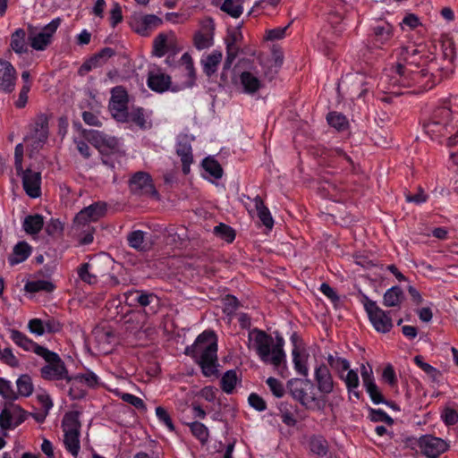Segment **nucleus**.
I'll return each instance as SVG.
<instances>
[{
  "label": "nucleus",
  "instance_id": "1",
  "mask_svg": "<svg viewBox=\"0 0 458 458\" xmlns=\"http://www.w3.org/2000/svg\"><path fill=\"white\" fill-rule=\"evenodd\" d=\"M396 64L386 70L381 77V83H388L386 88L392 90L395 86L410 88L418 86L420 89L430 88L428 85L429 73L425 69L417 67L420 59V52L414 44H409L395 50Z\"/></svg>",
  "mask_w": 458,
  "mask_h": 458
},
{
  "label": "nucleus",
  "instance_id": "2",
  "mask_svg": "<svg viewBox=\"0 0 458 458\" xmlns=\"http://www.w3.org/2000/svg\"><path fill=\"white\" fill-rule=\"evenodd\" d=\"M284 339L277 335L275 338L265 331L258 328L248 334V348L255 352L265 364L279 369L286 363V354L284 350Z\"/></svg>",
  "mask_w": 458,
  "mask_h": 458
},
{
  "label": "nucleus",
  "instance_id": "3",
  "mask_svg": "<svg viewBox=\"0 0 458 458\" xmlns=\"http://www.w3.org/2000/svg\"><path fill=\"white\" fill-rule=\"evenodd\" d=\"M424 131L429 138L445 145L454 147L458 144V124L454 122L449 106L436 108L428 121L424 124Z\"/></svg>",
  "mask_w": 458,
  "mask_h": 458
},
{
  "label": "nucleus",
  "instance_id": "4",
  "mask_svg": "<svg viewBox=\"0 0 458 458\" xmlns=\"http://www.w3.org/2000/svg\"><path fill=\"white\" fill-rule=\"evenodd\" d=\"M180 63L184 67V73L182 75L184 80L182 82L174 84L171 76L157 68L148 72L147 79L148 87L157 93H164L165 91L178 92L192 88L195 85L196 74L191 56L188 53H184L181 57Z\"/></svg>",
  "mask_w": 458,
  "mask_h": 458
},
{
  "label": "nucleus",
  "instance_id": "5",
  "mask_svg": "<svg viewBox=\"0 0 458 458\" xmlns=\"http://www.w3.org/2000/svg\"><path fill=\"white\" fill-rule=\"evenodd\" d=\"M186 353L196 360L204 376L217 374V339L214 332L201 333L194 344L186 348Z\"/></svg>",
  "mask_w": 458,
  "mask_h": 458
},
{
  "label": "nucleus",
  "instance_id": "6",
  "mask_svg": "<svg viewBox=\"0 0 458 458\" xmlns=\"http://www.w3.org/2000/svg\"><path fill=\"white\" fill-rule=\"evenodd\" d=\"M266 77L258 66L248 64L235 72L232 82L241 93L253 96L266 87Z\"/></svg>",
  "mask_w": 458,
  "mask_h": 458
},
{
  "label": "nucleus",
  "instance_id": "7",
  "mask_svg": "<svg viewBox=\"0 0 458 458\" xmlns=\"http://www.w3.org/2000/svg\"><path fill=\"white\" fill-rule=\"evenodd\" d=\"M293 397L307 409L320 411L325 406V399L319 394L315 385L310 380L293 379L290 382Z\"/></svg>",
  "mask_w": 458,
  "mask_h": 458
},
{
  "label": "nucleus",
  "instance_id": "8",
  "mask_svg": "<svg viewBox=\"0 0 458 458\" xmlns=\"http://www.w3.org/2000/svg\"><path fill=\"white\" fill-rule=\"evenodd\" d=\"M62 428L65 449L74 458H77L81 451V422L79 413L77 411L66 413L62 421Z\"/></svg>",
  "mask_w": 458,
  "mask_h": 458
},
{
  "label": "nucleus",
  "instance_id": "9",
  "mask_svg": "<svg viewBox=\"0 0 458 458\" xmlns=\"http://www.w3.org/2000/svg\"><path fill=\"white\" fill-rule=\"evenodd\" d=\"M48 135V118L44 114H38L30 123L24 141L32 151H38L47 143Z\"/></svg>",
  "mask_w": 458,
  "mask_h": 458
},
{
  "label": "nucleus",
  "instance_id": "10",
  "mask_svg": "<svg viewBox=\"0 0 458 458\" xmlns=\"http://www.w3.org/2000/svg\"><path fill=\"white\" fill-rule=\"evenodd\" d=\"M361 302L374 329L383 334L390 332L394 326L390 313L383 310L365 294L362 295Z\"/></svg>",
  "mask_w": 458,
  "mask_h": 458
},
{
  "label": "nucleus",
  "instance_id": "11",
  "mask_svg": "<svg viewBox=\"0 0 458 458\" xmlns=\"http://www.w3.org/2000/svg\"><path fill=\"white\" fill-rule=\"evenodd\" d=\"M41 353L42 354H39V356L42 357L47 362V364L40 369V374L44 379H68V370L64 365V362L57 353L51 352L47 348L42 351Z\"/></svg>",
  "mask_w": 458,
  "mask_h": 458
},
{
  "label": "nucleus",
  "instance_id": "12",
  "mask_svg": "<svg viewBox=\"0 0 458 458\" xmlns=\"http://www.w3.org/2000/svg\"><path fill=\"white\" fill-rule=\"evenodd\" d=\"M128 95L123 87H114L111 91L109 110L112 116L121 123H127L130 120L128 112Z\"/></svg>",
  "mask_w": 458,
  "mask_h": 458
},
{
  "label": "nucleus",
  "instance_id": "13",
  "mask_svg": "<svg viewBox=\"0 0 458 458\" xmlns=\"http://www.w3.org/2000/svg\"><path fill=\"white\" fill-rule=\"evenodd\" d=\"M421 453L428 458H438L450 448L448 441L432 435L422 436L419 440Z\"/></svg>",
  "mask_w": 458,
  "mask_h": 458
},
{
  "label": "nucleus",
  "instance_id": "14",
  "mask_svg": "<svg viewBox=\"0 0 458 458\" xmlns=\"http://www.w3.org/2000/svg\"><path fill=\"white\" fill-rule=\"evenodd\" d=\"M61 24V19H53L42 30L29 38L30 47L37 51L45 50L51 43L52 38Z\"/></svg>",
  "mask_w": 458,
  "mask_h": 458
},
{
  "label": "nucleus",
  "instance_id": "15",
  "mask_svg": "<svg viewBox=\"0 0 458 458\" xmlns=\"http://www.w3.org/2000/svg\"><path fill=\"white\" fill-rule=\"evenodd\" d=\"M106 211V205L104 202H95L82 210H81L75 216L73 225L76 230L81 227L89 225L92 222L99 220Z\"/></svg>",
  "mask_w": 458,
  "mask_h": 458
},
{
  "label": "nucleus",
  "instance_id": "16",
  "mask_svg": "<svg viewBox=\"0 0 458 458\" xmlns=\"http://www.w3.org/2000/svg\"><path fill=\"white\" fill-rule=\"evenodd\" d=\"M181 47L178 46L177 39L174 33H160L153 42V55L157 57H162L166 54L175 55L180 51Z\"/></svg>",
  "mask_w": 458,
  "mask_h": 458
},
{
  "label": "nucleus",
  "instance_id": "17",
  "mask_svg": "<svg viewBox=\"0 0 458 458\" xmlns=\"http://www.w3.org/2000/svg\"><path fill=\"white\" fill-rule=\"evenodd\" d=\"M131 192L139 196H157L150 175L144 172H138L130 180Z\"/></svg>",
  "mask_w": 458,
  "mask_h": 458
},
{
  "label": "nucleus",
  "instance_id": "18",
  "mask_svg": "<svg viewBox=\"0 0 458 458\" xmlns=\"http://www.w3.org/2000/svg\"><path fill=\"white\" fill-rule=\"evenodd\" d=\"M25 419V412L20 406L15 404L5 406L0 413V428L5 430L13 429Z\"/></svg>",
  "mask_w": 458,
  "mask_h": 458
},
{
  "label": "nucleus",
  "instance_id": "19",
  "mask_svg": "<svg viewBox=\"0 0 458 458\" xmlns=\"http://www.w3.org/2000/svg\"><path fill=\"white\" fill-rule=\"evenodd\" d=\"M314 380L316 388L319 394L328 395L334 392L335 381L329 369L321 364L314 369Z\"/></svg>",
  "mask_w": 458,
  "mask_h": 458
},
{
  "label": "nucleus",
  "instance_id": "20",
  "mask_svg": "<svg viewBox=\"0 0 458 458\" xmlns=\"http://www.w3.org/2000/svg\"><path fill=\"white\" fill-rule=\"evenodd\" d=\"M360 375L363 386L370 396L372 402L376 404L384 402L383 396L375 383L372 368L369 364L360 365Z\"/></svg>",
  "mask_w": 458,
  "mask_h": 458
},
{
  "label": "nucleus",
  "instance_id": "21",
  "mask_svg": "<svg viewBox=\"0 0 458 458\" xmlns=\"http://www.w3.org/2000/svg\"><path fill=\"white\" fill-rule=\"evenodd\" d=\"M360 375L363 386L370 396L372 402L376 404L384 402L383 396L375 383L372 368L369 364L360 365Z\"/></svg>",
  "mask_w": 458,
  "mask_h": 458
},
{
  "label": "nucleus",
  "instance_id": "22",
  "mask_svg": "<svg viewBox=\"0 0 458 458\" xmlns=\"http://www.w3.org/2000/svg\"><path fill=\"white\" fill-rule=\"evenodd\" d=\"M16 71L13 64L5 60L0 59V91L11 93L16 85Z\"/></svg>",
  "mask_w": 458,
  "mask_h": 458
},
{
  "label": "nucleus",
  "instance_id": "23",
  "mask_svg": "<svg viewBox=\"0 0 458 458\" xmlns=\"http://www.w3.org/2000/svg\"><path fill=\"white\" fill-rule=\"evenodd\" d=\"M371 30V37L377 47L387 44L393 37V26L386 21H377L372 26Z\"/></svg>",
  "mask_w": 458,
  "mask_h": 458
},
{
  "label": "nucleus",
  "instance_id": "24",
  "mask_svg": "<svg viewBox=\"0 0 458 458\" xmlns=\"http://www.w3.org/2000/svg\"><path fill=\"white\" fill-rule=\"evenodd\" d=\"M22 184L24 191L30 198H38L40 196L41 174L27 169L22 174Z\"/></svg>",
  "mask_w": 458,
  "mask_h": 458
},
{
  "label": "nucleus",
  "instance_id": "25",
  "mask_svg": "<svg viewBox=\"0 0 458 458\" xmlns=\"http://www.w3.org/2000/svg\"><path fill=\"white\" fill-rule=\"evenodd\" d=\"M163 23L161 18L155 14H146L133 21L132 26L136 32L147 35L149 30L158 28Z\"/></svg>",
  "mask_w": 458,
  "mask_h": 458
},
{
  "label": "nucleus",
  "instance_id": "26",
  "mask_svg": "<svg viewBox=\"0 0 458 458\" xmlns=\"http://www.w3.org/2000/svg\"><path fill=\"white\" fill-rule=\"evenodd\" d=\"M309 353L304 348L294 344L292 351V357L293 368L298 375L302 377H307L309 375Z\"/></svg>",
  "mask_w": 458,
  "mask_h": 458
},
{
  "label": "nucleus",
  "instance_id": "27",
  "mask_svg": "<svg viewBox=\"0 0 458 458\" xmlns=\"http://www.w3.org/2000/svg\"><path fill=\"white\" fill-rule=\"evenodd\" d=\"M176 153L182 164V172L188 174L191 171V165L193 162L192 148L186 137L179 139L176 145Z\"/></svg>",
  "mask_w": 458,
  "mask_h": 458
},
{
  "label": "nucleus",
  "instance_id": "28",
  "mask_svg": "<svg viewBox=\"0 0 458 458\" xmlns=\"http://www.w3.org/2000/svg\"><path fill=\"white\" fill-rule=\"evenodd\" d=\"M10 337L13 340V342L21 348L24 349L25 351L33 352L38 356L39 354H42V351L46 349L45 347L40 346L37 343L30 340L23 333L15 329L11 330Z\"/></svg>",
  "mask_w": 458,
  "mask_h": 458
},
{
  "label": "nucleus",
  "instance_id": "29",
  "mask_svg": "<svg viewBox=\"0 0 458 458\" xmlns=\"http://www.w3.org/2000/svg\"><path fill=\"white\" fill-rule=\"evenodd\" d=\"M340 380H342L347 389V392L350 396H354L357 399H360V393L359 391L360 386V377L357 369H350L344 375H340Z\"/></svg>",
  "mask_w": 458,
  "mask_h": 458
},
{
  "label": "nucleus",
  "instance_id": "30",
  "mask_svg": "<svg viewBox=\"0 0 458 458\" xmlns=\"http://www.w3.org/2000/svg\"><path fill=\"white\" fill-rule=\"evenodd\" d=\"M202 168L205 172L203 176L209 180H217L223 176V169L220 164L213 157H208L202 161Z\"/></svg>",
  "mask_w": 458,
  "mask_h": 458
},
{
  "label": "nucleus",
  "instance_id": "31",
  "mask_svg": "<svg viewBox=\"0 0 458 458\" xmlns=\"http://www.w3.org/2000/svg\"><path fill=\"white\" fill-rule=\"evenodd\" d=\"M222 57L223 55L221 51L214 50L201 59L203 72L206 75L211 76L217 71Z\"/></svg>",
  "mask_w": 458,
  "mask_h": 458
},
{
  "label": "nucleus",
  "instance_id": "32",
  "mask_svg": "<svg viewBox=\"0 0 458 458\" xmlns=\"http://www.w3.org/2000/svg\"><path fill=\"white\" fill-rule=\"evenodd\" d=\"M30 246L25 242H21L14 246L8 261L11 266L18 265L25 261L30 257Z\"/></svg>",
  "mask_w": 458,
  "mask_h": 458
},
{
  "label": "nucleus",
  "instance_id": "33",
  "mask_svg": "<svg viewBox=\"0 0 458 458\" xmlns=\"http://www.w3.org/2000/svg\"><path fill=\"white\" fill-rule=\"evenodd\" d=\"M44 225V218L41 215L34 214L26 216L22 222V228L26 233L38 234Z\"/></svg>",
  "mask_w": 458,
  "mask_h": 458
},
{
  "label": "nucleus",
  "instance_id": "34",
  "mask_svg": "<svg viewBox=\"0 0 458 458\" xmlns=\"http://www.w3.org/2000/svg\"><path fill=\"white\" fill-rule=\"evenodd\" d=\"M74 383L83 384L90 388L105 386V385L101 382L100 377L91 370H87L84 373L77 374L73 377V384Z\"/></svg>",
  "mask_w": 458,
  "mask_h": 458
},
{
  "label": "nucleus",
  "instance_id": "35",
  "mask_svg": "<svg viewBox=\"0 0 458 458\" xmlns=\"http://www.w3.org/2000/svg\"><path fill=\"white\" fill-rule=\"evenodd\" d=\"M11 47L16 54L28 52L26 32L23 29H17L11 36Z\"/></svg>",
  "mask_w": 458,
  "mask_h": 458
},
{
  "label": "nucleus",
  "instance_id": "36",
  "mask_svg": "<svg viewBox=\"0 0 458 458\" xmlns=\"http://www.w3.org/2000/svg\"><path fill=\"white\" fill-rule=\"evenodd\" d=\"M327 360L330 368L335 372L339 378L340 375H344L351 369L350 361L344 357L328 354Z\"/></svg>",
  "mask_w": 458,
  "mask_h": 458
},
{
  "label": "nucleus",
  "instance_id": "37",
  "mask_svg": "<svg viewBox=\"0 0 458 458\" xmlns=\"http://www.w3.org/2000/svg\"><path fill=\"white\" fill-rule=\"evenodd\" d=\"M253 203L257 210L258 216L261 220L262 224L267 228H272L274 220L269 209L265 206L262 199L259 196H256L253 199Z\"/></svg>",
  "mask_w": 458,
  "mask_h": 458
},
{
  "label": "nucleus",
  "instance_id": "38",
  "mask_svg": "<svg viewBox=\"0 0 458 458\" xmlns=\"http://www.w3.org/2000/svg\"><path fill=\"white\" fill-rule=\"evenodd\" d=\"M156 296L152 293H141L140 291H128L125 293V301L132 305L133 302H138L140 306L146 307L149 305Z\"/></svg>",
  "mask_w": 458,
  "mask_h": 458
},
{
  "label": "nucleus",
  "instance_id": "39",
  "mask_svg": "<svg viewBox=\"0 0 458 458\" xmlns=\"http://www.w3.org/2000/svg\"><path fill=\"white\" fill-rule=\"evenodd\" d=\"M403 300V292L399 286H393L386 290L383 296V304L386 307L399 306Z\"/></svg>",
  "mask_w": 458,
  "mask_h": 458
},
{
  "label": "nucleus",
  "instance_id": "40",
  "mask_svg": "<svg viewBox=\"0 0 458 458\" xmlns=\"http://www.w3.org/2000/svg\"><path fill=\"white\" fill-rule=\"evenodd\" d=\"M24 289L28 293H38V292H46L51 293L55 289V285L52 282L45 279H37L28 281Z\"/></svg>",
  "mask_w": 458,
  "mask_h": 458
},
{
  "label": "nucleus",
  "instance_id": "41",
  "mask_svg": "<svg viewBox=\"0 0 458 458\" xmlns=\"http://www.w3.org/2000/svg\"><path fill=\"white\" fill-rule=\"evenodd\" d=\"M221 10L233 18H239L243 13V0H225Z\"/></svg>",
  "mask_w": 458,
  "mask_h": 458
},
{
  "label": "nucleus",
  "instance_id": "42",
  "mask_svg": "<svg viewBox=\"0 0 458 458\" xmlns=\"http://www.w3.org/2000/svg\"><path fill=\"white\" fill-rule=\"evenodd\" d=\"M110 391L113 392L114 395L121 398L123 402L132 405L138 410H146V405L141 398L129 393H123L118 388L111 389Z\"/></svg>",
  "mask_w": 458,
  "mask_h": 458
},
{
  "label": "nucleus",
  "instance_id": "43",
  "mask_svg": "<svg viewBox=\"0 0 458 458\" xmlns=\"http://www.w3.org/2000/svg\"><path fill=\"white\" fill-rule=\"evenodd\" d=\"M238 375L236 370H227L221 378V387L226 394H232L238 383Z\"/></svg>",
  "mask_w": 458,
  "mask_h": 458
},
{
  "label": "nucleus",
  "instance_id": "44",
  "mask_svg": "<svg viewBox=\"0 0 458 458\" xmlns=\"http://www.w3.org/2000/svg\"><path fill=\"white\" fill-rule=\"evenodd\" d=\"M18 394L21 396L28 397L34 390L32 379L28 374L21 375L16 380Z\"/></svg>",
  "mask_w": 458,
  "mask_h": 458
},
{
  "label": "nucleus",
  "instance_id": "45",
  "mask_svg": "<svg viewBox=\"0 0 458 458\" xmlns=\"http://www.w3.org/2000/svg\"><path fill=\"white\" fill-rule=\"evenodd\" d=\"M309 446L311 453L318 456H325L328 451L327 440L320 436H314L310 437Z\"/></svg>",
  "mask_w": 458,
  "mask_h": 458
},
{
  "label": "nucleus",
  "instance_id": "46",
  "mask_svg": "<svg viewBox=\"0 0 458 458\" xmlns=\"http://www.w3.org/2000/svg\"><path fill=\"white\" fill-rule=\"evenodd\" d=\"M146 233L143 231L136 230L128 235L129 245L138 250H146L148 243L145 240Z\"/></svg>",
  "mask_w": 458,
  "mask_h": 458
},
{
  "label": "nucleus",
  "instance_id": "47",
  "mask_svg": "<svg viewBox=\"0 0 458 458\" xmlns=\"http://www.w3.org/2000/svg\"><path fill=\"white\" fill-rule=\"evenodd\" d=\"M361 87V91L358 97L361 98L363 95L375 86L376 79L373 76L365 77L363 73H356L354 75H347V78H352Z\"/></svg>",
  "mask_w": 458,
  "mask_h": 458
},
{
  "label": "nucleus",
  "instance_id": "48",
  "mask_svg": "<svg viewBox=\"0 0 458 458\" xmlns=\"http://www.w3.org/2000/svg\"><path fill=\"white\" fill-rule=\"evenodd\" d=\"M327 121L331 127L335 128L339 131H344L348 127L347 118L345 117V115L338 112L328 113V114L327 115Z\"/></svg>",
  "mask_w": 458,
  "mask_h": 458
},
{
  "label": "nucleus",
  "instance_id": "49",
  "mask_svg": "<svg viewBox=\"0 0 458 458\" xmlns=\"http://www.w3.org/2000/svg\"><path fill=\"white\" fill-rule=\"evenodd\" d=\"M192 435L197 437L202 444L208 442L209 437L208 428L201 422L194 421L188 423Z\"/></svg>",
  "mask_w": 458,
  "mask_h": 458
},
{
  "label": "nucleus",
  "instance_id": "50",
  "mask_svg": "<svg viewBox=\"0 0 458 458\" xmlns=\"http://www.w3.org/2000/svg\"><path fill=\"white\" fill-rule=\"evenodd\" d=\"M194 45L199 50L208 48L213 45V38L209 33L198 32L194 36Z\"/></svg>",
  "mask_w": 458,
  "mask_h": 458
},
{
  "label": "nucleus",
  "instance_id": "51",
  "mask_svg": "<svg viewBox=\"0 0 458 458\" xmlns=\"http://www.w3.org/2000/svg\"><path fill=\"white\" fill-rule=\"evenodd\" d=\"M90 265L84 263L78 268V276L83 282L89 284H94L97 283V276L90 272Z\"/></svg>",
  "mask_w": 458,
  "mask_h": 458
},
{
  "label": "nucleus",
  "instance_id": "52",
  "mask_svg": "<svg viewBox=\"0 0 458 458\" xmlns=\"http://www.w3.org/2000/svg\"><path fill=\"white\" fill-rule=\"evenodd\" d=\"M156 416L159 422L164 424L170 432L174 431V425L172 421L170 415L168 414L167 411L165 408L161 406L157 407Z\"/></svg>",
  "mask_w": 458,
  "mask_h": 458
},
{
  "label": "nucleus",
  "instance_id": "53",
  "mask_svg": "<svg viewBox=\"0 0 458 458\" xmlns=\"http://www.w3.org/2000/svg\"><path fill=\"white\" fill-rule=\"evenodd\" d=\"M440 418L446 426H454L458 422V412L453 408L445 407L441 411Z\"/></svg>",
  "mask_w": 458,
  "mask_h": 458
},
{
  "label": "nucleus",
  "instance_id": "54",
  "mask_svg": "<svg viewBox=\"0 0 458 458\" xmlns=\"http://www.w3.org/2000/svg\"><path fill=\"white\" fill-rule=\"evenodd\" d=\"M214 232L216 235L220 236L227 242H232L235 238L233 230L230 226L224 224L216 225L214 229Z\"/></svg>",
  "mask_w": 458,
  "mask_h": 458
},
{
  "label": "nucleus",
  "instance_id": "55",
  "mask_svg": "<svg viewBox=\"0 0 458 458\" xmlns=\"http://www.w3.org/2000/svg\"><path fill=\"white\" fill-rule=\"evenodd\" d=\"M0 395L4 399L14 400L17 394L13 389L11 381L0 377Z\"/></svg>",
  "mask_w": 458,
  "mask_h": 458
},
{
  "label": "nucleus",
  "instance_id": "56",
  "mask_svg": "<svg viewBox=\"0 0 458 458\" xmlns=\"http://www.w3.org/2000/svg\"><path fill=\"white\" fill-rule=\"evenodd\" d=\"M0 360L12 368H16L20 364L19 360L10 348L0 349Z\"/></svg>",
  "mask_w": 458,
  "mask_h": 458
},
{
  "label": "nucleus",
  "instance_id": "57",
  "mask_svg": "<svg viewBox=\"0 0 458 458\" xmlns=\"http://www.w3.org/2000/svg\"><path fill=\"white\" fill-rule=\"evenodd\" d=\"M288 28L289 24L284 27H277L275 29L267 30L266 31L265 38L270 41L282 39L285 37Z\"/></svg>",
  "mask_w": 458,
  "mask_h": 458
},
{
  "label": "nucleus",
  "instance_id": "58",
  "mask_svg": "<svg viewBox=\"0 0 458 458\" xmlns=\"http://www.w3.org/2000/svg\"><path fill=\"white\" fill-rule=\"evenodd\" d=\"M114 51L111 48L103 49L98 55L86 62L81 68L87 71L90 70L93 66H96L98 63L99 59L105 57H110L113 55Z\"/></svg>",
  "mask_w": 458,
  "mask_h": 458
},
{
  "label": "nucleus",
  "instance_id": "59",
  "mask_svg": "<svg viewBox=\"0 0 458 458\" xmlns=\"http://www.w3.org/2000/svg\"><path fill=\"white\" fill-rule=\"evenodd\" d=\"M414 362L419 368L433 378L438 375V370L430 364L425 362L421 356H415Z\"/></svg>",
  "mask_w": 458,
  "mask_h": 458
},
{
  "label": "nucleus",
  "instance_id": "60",
  "mask_svg": "<svg viewBox=\"0 0 458 458\" xmlns=\"http://www.w3.org/2000/svg\"><path fill=\"white\" fill-rule=\"evenodd\" d=\"M29 330L31 334L38 336L43 335L46 333L45 323L39 318H33L29 321Z\"/></svg>",
  "mask_w": 458,
  "mask_h": 458
},
{
  "label": "nucleus",
  "instance_id": "61",
  "mask_svg": "<svg viewBox=\"0 0 458 458\" xmlns=\"http://www.w3.org/2000/svg\"><path fill=\"white\" fill-rule=\"evenodd\" d=\"M267 384L275 396L282 397L284 395V387L278 379L275 377H268L267 379Z\"/></svg>",
  "mask_w": 458,
  "mask_h": 458
},
{
  "label": "nucleus",
  "instance_id": "62",
  "mask_svg": "<svg viewBox=\"0 0 458 458\" xmlns=\"http://www.w3.org/2000/svg\"><path fill=\"white\" fill-rule=\"evenodd\" d=\"M226 54H227V56H226V60L225 62L224 68L229 69L238 54V47H236L234 42L227 43Z\"/></svg>",
  "mask_w": 458,
  "mask_h": 458
},
{
  "label": "nucleus",
  "instance_id": "63",
  "mask_svg": "<svg viewBox=\"0 0 458 458\" xmlns=\"http://www.w3.org/2000/svg\"><path fill=\"white\" fill-rule=\"evenodd\" d=\"M248 401L250 405L259 411H263L267 409L266 402L257 394H250Z\"/></svg>",
  "mask_w": 458,
  "mask_h": 458
},
{
  "label": "nucleus",
  "instance_id": "64",
  "mask_svg": "<svg viewBox=\"0 0 458 458\" xmlns=\"http://www.w3.org/2000/svg\"><path fill=\"white\" fill-rule=\"evenodd\" d=\"M47 234L51 236L58 235L63 231V224L58 219H50L46 225Z\"/></svg>",
  "mask_w": 458,
  "mask_h": 458
}]
</instances>
